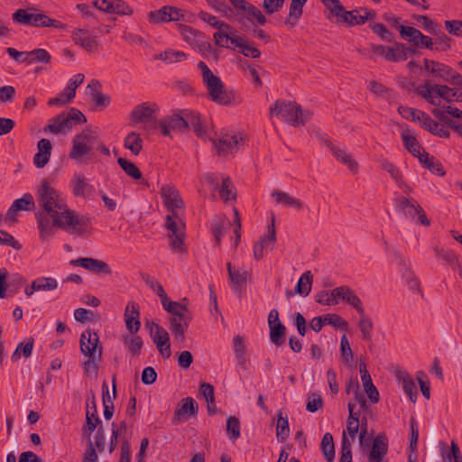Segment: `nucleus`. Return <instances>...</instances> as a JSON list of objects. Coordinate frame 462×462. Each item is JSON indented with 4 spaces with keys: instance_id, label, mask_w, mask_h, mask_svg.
Segmentation results:
<instances>
[{
    "instance_id": "4468645a",
    "label": "nucleus",
    "mask_w": 462,
    "mask_h": 462,
    "mask_svg": "<svg viewBox=\"0 0 462 462\" xmlns=\"http://www.w3.org/2000/svg\"><path fill=\"white\" fill-rule=\"evenodd\" d=\"M72 40L88 52L97 51L98 49V42L95 37L89 35L87 29H77L72 32Z\"/></svg>"
},
{
    "instance_id": "1a4fd4ad",
    "label": "nucleus",
    "mask_w": 462,
    "mask_h": 462,
    "mask_svg": "<svg viewBox=\"0 0 462 462\" xmlns=\"http://www.w3.org/2000/svg\"><path fill=\"white\" fill-rule=\"evenodd\" d=\"M93 6L106 14L130 16L134 9L124 0H94Z\"/></svg>"
},
{
    "instance_id": "a19ab883",
    "label": "nucleus",
    "mask_w": 462,
    "mask_h": 462,
    "mask_svg": "<svg viewBox=\"0 0 462 462\" xmlns=\"http://www.w3.org/2000/svg\"><path fill=\"white\" fill-rule=\"evenodd\" d=\"M313 281V275L310 271L305 272L299 279L296 287L295 293L302 296H308L311 291V285Z\"/></svg>"
},
{
    "instance_id": "338daca9",
    "label": "nucleus",
    "mask_w": 462,
    "mask_h": 462,
    "mask_svg": "<svg viewBox=\"0 0 462 462\" xmlns=\"http://www.w3.org/2000/svg\"><path fill=\"white\" fill-rule=\"evenodd\" d=\"M380 166L383 171H387L395 181L400 180V178L402 177L399 168L387 159L380 160Z\"/></svg>"
},
{
    "instance_id": "13d9d810",
    "label": "nucleus",
    "mask_w": 462,
    "mask_h": 462,
    "mask_svg": "<svg viewBox=\"0 0 462 462\" xmlns=\"http://www.w3.org/2000/svg\"><path fill=\"white\" fill-rule=\"evenodd\" d=\"M340 351L343 358V362L346 365H352L354 354L350 347V344L346 335H343L340 341Z\"/></svg>"
},
{
    "instance_id": "a211bd4d",
    "label": "nucleus",
    "mask_w": 462,
    "mask_h": 462,
    "mask_svg": "<svg viewBox=\"0 0 462 462\" xmlns=\"http://www.w3.org/2000/svg\"><path fill=\"white\" fill-rule=\"evenodd\" d=\"M160 128L163 135H170V130L183 131L188 129V120L179 115L166 117L160 122Z\"/></svg>"
},
{
    "instance_id": "a878e982",
    "label": "nucleus",
    "mask_w": 462,
    "mask_h": 462,
    "mask_svg": "<svg viewBox=\"0 0 462 462\" xmlns=\"http://www.w3.org/2000/svg\"><path fill=\"white\" fill-rule=\"evenodd\" d=\"M328 147L339 162L345 164L354 174L358 172V163L353 159L350 153H347L346 151L333 145L332 143L328 144Z\"/></svg>"
},
{
    "instance_id": "864d4df0",
    "label": "nucleus",
    "mask_w": 462,
    "mask_h": 462,
    "mask_svg": "<svg viewBox=\"0 0 462 462\" xmlns=\"http://www.w3.org/2000/svg\"><path fill=\"white\" fill-rule=\"evenodd\" d=\"M369 28L374 32L378 37L387 42H393V34L390 32L384 24L380 23H369Z\"/></svg>"
},
{
    "instance_id": "5fc2aeb1",
    "label": "nucleus",
    "mask_w": 462,
    "mask_h": 462,
    "mask_svg": "<svg viewBox=\"0 0 462 462\" xmlns=\"http://www.w3.org/2000/svg\"><path fill=\"white\" fill-rule=\"evenodd\" d=\"M57 287L58 283L54 278L42 277L32 282V289L37 291H52Z\"/></svg>"
},
{
    "instance_id": "ddd939ff",
    "label": "nucleus",
    "mask_w": 462,
    "mask_h": 462,
    "mask_svg": "<svg viewBox=\"0 0 462 462\" xmlns=\"http://www.w3.org/2000/svg\"><path fill=\"white\" fill-rule=\"evenodd\" d=\"M423 63L424 69L428 73L443 81L450 82L452 77L457 73L450 67L439 61L424 59Z\"/></svg>"
},
{
    "instance_id": "ea45409f",
    "label": "nucleus",
    "mask_w": 462,
    "mask_h": 462,
    "mask_svg": "<svg viewBox=\"0 0 462 462\" xmlns=\"http://www.w3.org/2000/svg\"><path fill=\"white\" fill-rule=\"evenodd\" d=\"M270 340L276 346H282L286 340V328L282 323L269 327Z\"/></svg>"
},
{
    "instance_id": "c85d7f7f",
    "label": "nucleus",
    "mask_w": 462,
    "mask_h": 462,
    "mask_svg": "<svg viewBox=\"0 0 462 462\" xmlns=\"http://www.w3.org/2000/svg\"><path fill=\"white\" fill-rule=\"evenodd\" d=\"M91 410H89V405L88 404L87 412H86V424L84 425V430L89 436L97 428V424L100 422V420L97 416V409L95 400V393L91 391Z\"/></svg>"
},
{
    "instance_id": "cd10ccee",
    "label": "nucleus",
    "mask_w": 462,
    "mask_h": 462,
    "mask_svg": "<svg viewBox=\"0 0 462 462\" xmlns=\"http://www.w3.org/2000/svg\"><path fill=\"white\" fill-rule=\"evenodd\" d=\"M388 452V439L384 433H379L372 443V448L368 457L384 459Z\"/></svg>"
},
{
    "instance_id": "bf43d9fd",
    "label": "nucleus",
    "mask_w": 462,
    "mask_h": 462,
    "mask_svg": "<svg viewBox=\"0 0 462 462\" xmlns=\"http://www.w3.org/2000/svg\"><path fill=\"white\" fill-rule=\"evenodd\" d=\"M324 324H328L333 326L335 328H340L343 330H346L348 327V323L342 319L339 315L337 314H326L322 316Z\"/></svg>"
},
{
    "instance_id": "4d7b16f0",
    "label": "nucleus",
    "mask_w": 462,
    "mask_h": 462,
    "mask_svg": "<svg viewBox=\"0 0 462 462\" xmlns=\"http://www.w3.org/2000/svg\"><path fill=\"white\" fill-rule=\"evenodd\" d=\"M399 32L402 38L408 40L413 43L414 46H419L418 37L420 33V31L411 26L400 25Z\"/></svg>"
},
{
    "instance_id": "f8f14e48",
    "label": "nucleus",
    "mask_w": 462,
    "mask_h": 462,
    "mask_svg": "<svg viewBox=\"0 0 462 462\" xmlns=\"http://www.w3.org/2000/svg\"><path fill=\"white\" fill-rule=\"evenodd\" d=\"M160 194L167 209L184 208V201L179 190L171 184L162 186Z\"/></svg>"
},
{
    "instance_id": "72a5a7b5",
    "label": "nucleus",
    "mask_w": 462,
    "mask_h": 462,
    "mask_svg": "<svg viewBox=\"0 0 462 462\" xmlns=\"http://www.w3.org/2000/svg\"><path fill=\"white\" fill-rule=\"evenodd\" d=\"M398 380L402 383L403 391L408 394L410 400L414 403L417 400L418 392L411 375L402 371L397 374Z\"/></svg>"
},
{
    "instance_id": "79ce46f5",
    "label": "nucleus",
    "mask_w": 462,
    "mask_h": 462,
    "mask_svg": "<svg viewBox=\"0 0 462 462\" xmlns=\"http://www.w3.org/2000/svg\"><path fill=\"white\" fill-rule=\"evenodd\" d=\"M290 436V427L287 416L283 417L282 411H279L276 425V437L280 442L285 441Z\"/></svg>"
},
{
    "instance_id": "37998d69",
    "label": "nucleus",
    "mask_w": 462,
    "mask_h": 462,
    "mask_svg": "<svg viewBox=\"0 0 462 462\" xmlns=\"http://www.w3.org/2000/svg\"><path fill=\"white\" fill-rule=\"evenodd\" d=\"M320 445L322 453L327 461L333 462L335 458V445L332 434L329 432L325 433Z\"/></svg>"
},
{
    "instance_id": "6ab92c4d",
    "label": "nucleus",
    "mask_w": 462,
    "mask_h": 462,
    "mask_svg": "<svg viewBox=\"0 0 462 462\" xmlns=\"http://www.w3.org/2000/svg\"><path fill=\"white\" fill-rule=\"evenodd\" d=\"M72 193L75 197L87 198L94 190L93 186L88 182L81 173L74 174L71 179Z\"/></svg>"
},
{
    "instance_id": "4c0bfd02",
    "label": "nucleus",
    "mask_w": 462,
    "mask_h": 462,
    "mask_svg": "<svg viewBox=\"0 0 462 462\" xmlns=\"http://www.w3.org/2000/svg\"><path fill=\"white\" fill-rule=\"evenodd\" d=\"M143 141L139 134L131 132L125 138L124 146L130 150L133 155L137 156L143 150Z\"/></svg>"
},
{
    "instance_id": "473e14b6",
    "label": "nucleus",
    "mask_w": 462,
    "mask_h": 462,
    "mask_svg": "<svg viewBox=\"0 0 462 462\" xmlns=\"http://www.w3.org/2000/svg\"><path fill=\"white\" fill-rule=\"evenodd\" d=\"M151 338L163 357L169 358L171 356L170 335L165 329L162 333L154 334L153 337Z\"/></svg>"
},
{
    "instance_id": "f3484780",
    "label": "nucleus",
    "mask_w": 462,
    "mask_h": 462,
    "mask_svg": "<svg viewBox=\"0 0 462 462\" xmlns=\"http://www.w3.org/2000/svg\"><path fill=\"white\" fill-rule=\"evenodd\" d=\"M140 312L139 307L134 301L128 302L125 311V321L126 328L132 334H136L141 327L139 320Z\"/></svg>"
},
{
    "instance_id": "b1692460",
    "label": "nucleus",
    "mask_w": 462,
    "mask_h": 462,
    "mask_svg": "<svg viewBox=\"0 0 462 462\" xmlns=\"http://www.w3.org/2000/svg\"><path fill=\"white\" fill-rule=\"evenodd\" d=\"M420 115L421 119L420 123V127L439 137L448 138L450 136L449 131L445 129L439 123L432 120L428 114L422 113Z\"/></svg>"
},
{
    "instance_id": "412c9836",
    "label": "nucleus",
    "mask_w": 462,
    "mask_h": 462,
    "mask_svg": "<svg viewBox=\"0 0 462 462\" xmlns=\"http://www.w3.org/2000/svg\"><path fill=\"white\" fill-rule=\"evenodd\" d=\"M359 370L361 374V380L365 388V391L373 403L379 402V392L374 385L372 378L367 371L366 365L363 362L359 364Z\"/></svg>"
},
{
    "instance_id": "69168bd1",
    "label": "nucleus",
    "mask_w": 462,
    "mask_h": 462,
    "mask_svg": "<svg viewBox=\"0 0 462 462\" xmlns=\"http://www.w3.org/2000/svg\"><path fill=\"white\" fill-rule=\"evenodd\" d=\"M44 132H51L57 134L64 131V125L62 122V114H60L50 120V123L44 127Z\"/></svg>"
},
{
    "instance_id": "393cba45",
    "label": "nucleus",
    "mask_w": 462,
    "mask_h": 462,
    "mask_svg": "<svg viewBox=\"0 0 462 462\" xmlns=\"http://www.w3.org/2000/svg\"><path fill=\"white\" fill-rule=\"evenodd\" d=\"M211 141L214 143V146L217 149V154L219 156H226L229 152H232L238 144V139L236 134H225L220 137L217 142L214 139H211Z\"/></svg>"
},
{
    "instance_id": "dca6fc26",
    "label": "nucleus",
    "mask_w": 462,
    "mask_h": 462,
    "mask_svg": "<svg viewBox=\"0 0 462 462\" xmlns=\"http://www.w3.org/2000/svg\"><path fill=\"white\" fill-rule=\"evenodd\" d=\"M192 319L191 314L185 315L184 318L171 317L170 330L173 334L176 340L183 343L185 341V332L187 331L189 322Z\"/></svg>"
},
{
    "instance_id": "f257e3e1",
    "label": "nucleus",
    "mask_w": 462,
    "mask_h": 462,
    "mask_svg": "<svg viewBox=\"0 0 462 462\" xmlns=\"http://www.w3.org/2000/svg\"><path fill=\"white\" fill-rule=\"evenodd\" d=\"M39 210L35 213L41 237L49 238L53 235L52 227L85 234L89 218L80 216L68 208L60 193L44 180L37 191Z\"/></svg>"
},
{
    "instance_id": "39448f33",
    "label": "nucleus",
    "mask_w": 462,
    "mask_h": 462,
    "mask_svg": "<svg viewBox=\"0 0 462 462\" xmlns=\"http://www.w3.org/2000/svg\"><path fill=\"white\" fill-rule=\"evenodd\" d=\"M414 91L422 98H424L427 102L433 106H440V102H437L435 100L436 96L443 98L448 103L453 102V99L450 97L452 88L447 85H431L429 81H426L423 85L415 88Z\"/></svg>"
},
{
    "instance_id": "f03ea898",
    "label": "nucleus",
    "mask_w": 462,
    "mask_h": 462,
    "mask_svg": "<svg viewBox=\"0 0 462 462\" xmlns=\"http://www.w3.org/2000/svg\"><path fill=\"white\" fill-rule=\"evenodd\" d=\"M198 68L201 70L203 83L207 87L208 95L214 103L221 106H229L236 102V92L234 90H227L220 78L214 75L204 61H199Z\"/></svg>"
},
{
    "instance_id": "c756f323",
    "label": "nucleus",
    "mask_w": 462,
    "mask_h": 462,
    "mask_svg": "<svg viewBox=\"0 0 462 462\" xmlns=\"http://www.w3.org/2000/svg\"><path fill=\"white\" fill-rule=\"evenodd\" d=\"M153 106H156L155 105ZM155 107H152L148 103H142L136 106L130 114L131 120L134 123H142L152 118L155 113Z\"/></svg>"
},
{
    "instance_id": "4be33fe9",
    "label": "nucleus",
    "mask_w": 462,
    "mask_h": 462,
    "mask_svg": "<svg viewBox=\"0 0 462 462\" xmlns=\"http://www.w3.org/2000/svg\"><path fill=\"white\" fill-rule=\"evenodd\" d=\"M183 404L176 409L172 418V424L178 425L185 415L196 416L198 413V404L192 397H187L182 400Z\"/></svg>"
},
{
    "instance_id": "0e129e2a",
    "label": "nucleus",
    "mask_w": 462,
    "mask_h": 462,
    "mask_svg": "<svg viewBox=\"0 0 462 462\" xmlns=\"http://www.w3.org/2000/svg\"><path fill=\"white\" fill-rule=\"evenodd\" d=\"M433 35L435 36L434 43L439 46L437 47L436 50L440 49L441 51H448L451 48V40L445 34V32L442 30L438 28L436 32L433 33Z\"/></svg>"
},
{
    "instance_id": "423d86ee",
    "label": "nucleus",
    "mask_w": 462,
    "mask_h": 462,
    "mask_svg": "<svg viewBox=\"0 0 462 462\" xmlns=\"http://www.w3.org/2000/svg\"><path fill=\"white\" fill-rule=\"evenodd\" d=\"M96 143L97 137L92 134L91 131H82L74 136L69 157L73 160H79L84 155L93 154L92 151Z\"/></svg>"
},
{
    "instance_id": "7ed1b4c3",
    "label": "nucleus",
    "mask_w": 462,
    "mask_h": 462,
    "mask_svg": "<svg viewBox=\"0 0 462 462\" xmlns=\"http://www.w3.org/2000/svg\"><path fill=\"white\" fill-rule=\"evenodd\" d=\"M80 351L88 357L83 363L84 372L88 374L98 371V363L102 360V346H99V337L97 332L91 329H86L80 336Z\"/></svg>"
},
{
    "instance_id": "e2e57ef3",
    "label": "nucleus",
    "mask_w": 462,
    "mask_h": 462,
    "mask_svg": "<svg viewBox=\"0 0 462 462\" xmlns=\"http://www.w3.org/2000/svg\"><path fill=\"white\" fill-rule=\"evenodd\" d=\"M328 10L332 14L340 17L342 22L350 26L351 15L346 14L350 11H346L339 0H336L335 4Z\"/></svg>"
},
{
    "instance_id": "e433bc0d",
    "label": "nucleus",
    "mask_w": 462,
    "mask_h": 462,
    "mask_svg": "<svg viewBox=\"0 0 462 462\" xmlns=\"http://www.w3.org/2000/svg\"><path fill=\"white\" fill-rule=\"evenodd\" d=\"M419 161L424 168L428 169L432 173L439 176H444L446 174L441 162L434 161V158L430 157L427 152L423 151L422 154L419 156Z\"/></svg>"
},
{
    "instance_id": "603ef678",
    "label": "nucleus",
    "mask_w": 462,
    "mask_h": 462,
    "mask_svg": "<svg viewBox=\"0 0 462 462\" xmlns=\"http://www.w3.org/2000/svg\"><path fill=\"white\" fill-rule=\"evenodd\" d=\"M186 117L188 120V128L191 127L199 137H203L206 134V131L201 125L199 115L194 112H190L186 116Z\"/></svg>"
},
{
    "instance_id": "5701e85b",
    "label": "nucleus",
    "mask_w": 462,
    "mask_h": 462,
    "mask_svg": "<svg viewBox=\"0 0 462 462\" xmlns=\"http://www.w3.org/2000/svg\"><path fill=\"white\" fill-rule=\"evenodd\" d=\"M395 207L397 210L402 212L406 217L414 219L418 211L420 204H418L413 199H408L406 197H398L394 199Z\"/></svg>"
},
{
    "instance_id": "f704fd0d",
    "label": "nucleus",
    "mask_w": 462,
    "mask_h": 462,
    "mask_svg": "<svg viewBox=\"0 0 462 462\" xmlns=\"http://www.w3.org/2000/svg\"><path fill=\"white\" fill-rule=\"evenodd\" d=\"M217 28L218 32H215L213 35L215 43L219 47L230 48L227 42H231V39H233L229 35L232 30L231 26L225 22H218Z\"/></svg>"
},
{
    "instance_id": "58836bf2",
    "label": "nucleus",
    "mask_w": 462,
    "mask_h": 462,
    "mask_svg": "<svg viewBox=\"0 0 462 462\" xmlns=\"http://www.w3.org/2000/svg\"><path fill=\"white\" fill-rule=\"evenodd\" d=\"M34 339L32 337H29L27 342H21L16 346V349L11 356V360L13 362L18 361L23 356L24 358H29L32 355L33 348Z\"/></svg>"
},
{
    "instance_id": "09e8293b",
    "label": "nucleus",
    "mask_w": 462,
    "mask_h": 462,
    "mask_svg": "<svg viewBox=\"0 0 462 462\" xmlns=\"http://www.w3.org/2000/svg\"><path fill=\"white\" fill-rule=\"evenodd\" d=\"M180 32L182 35L184 41H186L190 45H195L198 43V40L202 38L203 34L191 28L190 26L180 24Z\"/></svg>"
},
{
    "instance_id": "c03bdc74",
    "label": "nucleus",
    "mask_w": 462,
    "mask_h": 462,
    "mask_svg": "<svg viewBox=\"0 0 462 462\" xmlns=\"http://www.w3.org/2000/svg\"><path fill=\"white\" fill-rule=\"evenodd\" d=\"M117 162L126 175L135 180L142 179V172L134 162L122 157L117 159Z\"/></svg>"
},
{
    "instance_id": "0eeeda50",
    "label": "nucleus",
    "mask_w": 462,
    "mask_h": 462,
    "mask_svg": "<svg viewBox=\"0 0 462 462\" xmlns=\"http://www.w3.org/2000/svg\"><path fill=\"white\" fill-rule=\"evenodd\" d=\"M338 299L346 301L348 305L352 306L359 314H363L365 310L362 306L361 300L356 293L348 286H339L335 288L331 292V298L326 300H319V303L324 305H335L338 303Z\"/></svg>"
},
{
    "instance_id": "aec40b11",
    "label": "nucleus",
    "mask_w": 462,
    "mask_h": 462,
    "mask_svg": "<svg viewBox=\"0 0 462 462\" xmlns=\"http://www.w3.org/2000/svg\"><path fill=\"white\" fill-rule=\"evenodd\" d=\"M101 87L102 86L99 80L92 79L88 85V95L91 97V100L93 101L95 106L97 107L104 108L110 104L111 99L109 96L101 93Z\"/></svg>"
},
{
    "instance_id": "49530a36",
    "label": "nucleus",
    "mask_w": 462,
    "mask_h": 462,
    "mask_svg": "<svg viewBox=\"0 0 462 462\" xmlns=\"http://www.w3.org/2000/svg\"><path fill=\"white\" fill-rule=\"evenodd\" d=\"M234 347L238 365L245 367L246 364V346L243 337L236 336L234 337Z\"/></svg>"
},
{
    "instance_id": "2eb2a0df",
    "label": "nucleus",
    "mask_w": 462,
    "mask_h": 462,
    "mask_svg": "<svg viewBox=\"0 0 462 462\" xmlns=\"http://www.w3.org/2000/svg\"><path fill=\"white\" fill-rule=\"evenodd\" d=\"M116 376H112V396H108V386L106 381L102 383V399L104 406V417L106 420H110L114 414L113 400L116 398Z\"/></svg>"
},
{
    "instance_id": "9b49d317",
    "label": "nucleus",
    "mask_w": 462,
    "mask_h": 462,
    "mask_svg": "<svg viewBox=\"0 0 462 462\" xmlns=\"http://www.w3.org/2000/svg\"><path fill=\"white\" fill-rule=\"evenodd\" d=\"M70 265L82 267L95 274L110 275L112 273L111 267L104 261L94 258H78L69 262Z\"/></svg>"
},
{
    "instance_id": "20e7f679",
    "label": "nucleus",
    "mask_w": 462,
    "mask_h": 462,
    "mask_svg": "<svg viewBox=\"0 0 462 462\" xmlns=\"http://www.w3.org/2000/svg\"><path fill=\"white\" fill-rule=\"evenodd\" d=\"M270 114L281 116L283 121L293 125H304L310 121L312 113L309 110H303L296 102L277 100L270 107Z\"/></svg>"
},
{
    "instance_id": "7c9ffc66",
    "label": "nucleus",
    "mask_w": 462,
    "mask_h": 462,
    "mask_svg": "<svg viewBox=\"0 0 462 462\" xmlns=\"http://www.w3.org/2000/svg\"><path fill=\"white\" fill-rule=\"evenodd\" d=\"M62 114V122L64 125V131H70L74 125L84 124L87 122V118L84 114L77 108L71 107L68 114Z\"/></svg>"
},
{
    "instance_id": "a18cd8bd",
    "label": "nucleus",
    "mask_w": 462,
    "mask_h": 462,
    "mask_svg": "<svg viewBox=\"0 0 462 462\" xmlns=\"http://www.w3.org/2000/svg\"><path fill=\"white\" fill-rule=\"evenodd\" d=\"M303 6L298 0H291L289 15L285 20L287 25L293 27L297 23L303 14Z\"/></svg>"
},
{
    "instance_id": "de8ad7c7",
    "label": "nucleus",
    "mask_w": 462,
    "mask_h": 462,
    "mask_svg": "<svg viewBox=\"0 0 462 462\" xmlns=\"http://www.w3.org/2000/svg\"><path fill=\"white\" fill-rule=\"evenodd\" d=\"M169 5H164L161 9L148 14L149 22L152 23H161L171 22L172 17L169 14Z\"/></svg>"
},
{
    "instance_id": "3c124183",
    "label": "nucleus",
    "mask_w": 462,
    "mask_h": 462,
    "mask_svg": "<svg viewBox=\"0 0 462 462\" xmlns=\"http://www.w3.org/2000/svg\"><path fill=\"white\" fill-rule=\"evenodd\" d=\"M124 344L127 346L129 352H131L133 356H138L143 346V341L140 336H124Z\"/></svg>"
},
{
    "instance_id": "052dcab7",
    "label": "nucleus",
    "mask_w": 462,
    "mask_h": 462,
    "mask_svg": "<svg viewBox=\"0 0 462 462\" xmlns=\"http://www.w3.org/2000/svg\"><path fill=\"white\" fill-rule=\"evenodd\" d=\"M166 311L171 314V317L184 318L185 315H189L190 312L188 307L180 302H169Z\"/></svg>"
},
{
    "instance_id": "6e6d98bb",
    "label": "nucleus",
    "mask_w": 462,
    "mask_h": 462,
    "mask_svg": "<svg viewBox=\"0 0 462 462\" xmlns=\"http://www.w3.org/2000/svg\"><path fill=\"white\" fill-rule=\"evenodd\" d=\"M226 431L229 435V439L233 441L236 440L240 433V421L235 416H229L226 420Z\"/></svg>"
},
{
    "instance_id": "2f4dec72",
    "label": "nucleus",
    "mask_w": 462,
    "mask_h": 462,
    "mask_svg": "<svg viewBox=\"0 0 462 462\" xmlns=\"http://www.w3.org/2000/svg\"><path fill=\"white\" fill-rule=\"evenodd\" d=\"M401 136L406 150L409 151L413 156L419 159V156L422 154V152H420V150H423V148L418 142L416 136L411 134V131L409 129L402 131Z\"/></svg>"
},
{
    "instance_id": "9d476101",
    "label": "nucleus",
    "mask_w": 462,
    "mask_h": 462,
    "mask_svg": "<svg viewBox=\"0 0 462 462\" xmlns=\"http://www.w3.org/2000/svg\"><path fill=\"white\" fill-rule=\"evenodd\" d=\"M268 234L263 236L259 242L254 245V257L256 261L263 258L265 252L268 247L273 248L276 242V231L274 225V217L272 219V223L267 226Z\"/></svg>"
},
{
    "instance_id": "8fccbe9b",
    "label": "nucleus",
    "mask_w": 462,
    "mask_h": 462,
    "mask_svg": "<svg viewBox=\"0 0 462 462\" xmlns=\"http://www.w3.org/2000/svg\"><path fill=\"white\" fill-rule=\"evenodd\" d=\"M364 340H370L372 337V330L374 328L373 322L370 318L365 316V310H363V314H360V319L357 324Z\"/></svg>"
},
{
    "instance_id": "bb28decb",
    "label": "nucleus",
    "mask_w": 462,
    "mask_h": 462,
    "mask_svg": "<svg viewBox=\"0 0 462 462\" xmlns=\"http://www.w3.org/2000/svg\"><path fill=\"white\" fill-rule=\"evenodd\" d=\"M29 10H35L34 7L28 9L20 8L12 14V19L14 23L24 24L28 26L37 27L38 21L41 14H31Z\"/></svg>"
},
{
    "instance_id": "680f3d73",
    "label": "nucleus",
    "mask_w": 462,
    "mask_h": 462,
    "mask_svg": "<svg viewBox=\"0 0 462 462\" xmlns=\"http://www.w3.org/2000/svg\"><path fill=\"white\" fill-rule=\"evenodd\" d=\"M159 59L170 63H173L185 60L187 59V56L183 51L167 50L159 55Z\"/></svg>"
},
{
    "instance_id": "6e6552de",
    "label": "nucleus",
    "mask_w": 462,
    "mask_h": 462,
    "mask_svg": "<svg viewBox=\"0 0 462 462\" xmlns=\"http://www.w3.org/2000/svg\"><path fill=\"white\" fill-rule=\"evenodd\" d=\"M165 227L170 232L168 237L171 248L178 253L185 252L184 239H185V223H176L170 217H165Z\"/></svg>"
},
{
    "instance_id": "c9c22d12",
    "label": "nucleus",
    "mask_w": 462,
    "mask_h": 462,
    "mask_svg": "<svg viewBox=\"0 0 462 462\" xmlns=\"http://www.w3.org/2000/svg\"><path fill=\"white\" fill-rule=\"evenodd\" d=\"M231 43L234 44L236 47H238L240 49V52L245 57L256 59L261 56L260 50L242 37L231 39Z\"/></svg>"
},
{
    "instance_id": "774afa93",
    "label": "nucleus",
    "mask_w": 462,
    "mask_h": 462,
    "mask_svg": "<svg viewBox=\"0 0 462 462\" xmlns=\"http://www.w3.org/2000/svg\"><path fill=\"white\" fill-rule=\"evenodd\" d=\"M339 462H352L351 443L345 433L342 437L341 456Z\"/></svg>"
}]
</instances>
